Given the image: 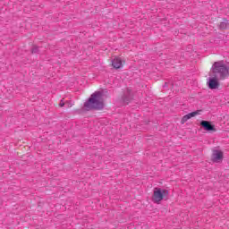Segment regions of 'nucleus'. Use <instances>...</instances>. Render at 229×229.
<instances>
[{"label":"nucleus","mask_w":229,"mask_h":229,"mask_svg":"<svg viewBox=\"0 0 229 229\" xmlns=\"http://www.w3.org/2000/svg\"><path fill=\"white\" fill-rule=\"evenodd\" d=\"M32 53H38V48L37 47H34L32 49Z\"/></svg>","instance_id":"9b49d317"},{"label":"nucleus","mask_w":229,"mask_h":229,"mask_svg":"<svg viewBox=\"0 0 229 229\" xmlns=\"http://www.w3.org/2000/svg\"><path fill=\"white\" fill-rule=\"evenodd\" d=\"M112 65L114 69H121V67H123V60H121V57H115L113 59Z\"/></svg>","instance_id":"0eeeda50"},{"label":"nucleus","mask_w":229,"mask_h":229,"mask_svg":"<svg viewBox=\"0 0 229 229\" xmlns=\"http://www.w3.org/2000/svg\"><path fill=\"white\" fill-rule=\"evenodd\" d=\"M200 125L204 127L206 131H216V127H214V125H212L208 121H202Z\"/></svg>","instance_id":"423d86ee"},{"label":"nucleus","mask_w":229,"mask_h":229,"mask_svg":"<svg viewBox=\"0 0 229 229\" xmlns=\"http://www.w3.org/2000/svg\"><path fill=\"white\" fill-rule=\"evenodd\" d=\"M65 105L68 106V108H71L74 104L71 102H66Z\"/></svg>","instance_id":"9d476101"},{"label":"nucleus","mask_w":229,"mask_h":229,"mask_svg":"<svg viewBox=\"0 0 229 229\" xmlns=\"http://www.w3.org/2000/svg\"><path fill=\"white\" fill-rule=\"evenodd\" d=\"M223 158H225V153L221 149L215 148L212 150L211 160L216 164H219L223 162Z\"/></svg>","instance_id":"39448f33"},{"label":"nucleus","mask_w":229,"mask_h":229,"mask_svg":"<svg viewBox=\"0 0 229 229\" xmlns=\"http://www.w3.org/2000/svg\"><path fill=\"white\" fill-rule=\"evenodd\" d=\"M59 106H65V103H64V100H61V102L59 103Z\"/></svg>","instance_id":"f8f14e48"},{"label":"nucleus","mask_w":229,"mask_h":229,"mask_svg":"<svg viewBox=\"0 0 229 229\" xmlns=\"http://www.w3.org/2000/svg\"><path fill=\"white\" fill-rule=\"evenodd\" d=\"M105 106L103 103V93L96 91L91 95L88 101L84 103V110H101Z\"/></svg>","instance_id":"f257e3e1"},{"label":"nucleus","mask_w":229,"mask_h":229,"mask_svg":"<svg viewBox=\"0 0 229 229\" xmlns=\"http://www.w3.org/2000/svg\"><path fill=\"white\" fill-rule=\"evenodd\" d=\"M169 195V191L165 189L155 188L153 194V201L154 203H160L164 198Z\"/></svg>","instance_id":"7ed1b4c3"},{"label":"nucleus","mask_w":229,"mask_h":229,"mask_svg":"<svg viewBox=\"0 0 229 229\" xmlns=\"http://www.w3.org/2000/svg\"><path fill=\"white\" fill-rule=\"evenodd\" d=\"M196 115H198V111L184 115L181 120L182 124H185L189 119H192V117H196Z\"/></svg>","instance_id":"6e6552de"},{"label":"nucleus","mask_w":229,"mask_h":229,"mask_svg":"<svg viewBox=\"0 0 229 229\" xmlns=\"http://www.w3.org/2000/svg\"><path fill=\"white\" fill-rule=\"evenodd\" d=\"M209 72L219 80H226L229 76V67L223 61L215 62Z\"/></svg>","instance_id":"f03ea898"},{"label":"nucleus","mask_w":229,"mask_h":229,"mask_svg":"<svg viewBox=\"0 0 229 229\" xmlns=\"http://www.w3.org/2000/svg\"><path fill=\"white\" fill-rule=\"evenodd\" d=\"M219 80L221 79H218V77H216V75L209 72V77L207 79V87L210 89V90H217L220 85Z\"/></svg>","instance_id":"20e7f679"},{"label":"nucleus","mask_w":229,"mask_h":229,"mask_svg":"<svg viewBox=\"0 0 229 229\" xmlns=\"http://www.w3.org/2000/svg\"><path fill=\"white\" fill-rule=\"evenodd\" d=\"M220 30H226V28H228V21L227 20H224L220 25H219Z\"/></svg>","instance_id":"1a4fd4ad"}]
</instances>
